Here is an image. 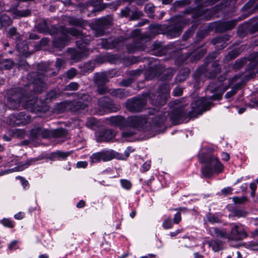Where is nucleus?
Listing matches in <instances>:
<instances>
[{
    "mask_svg": "<svg viewBox=\"0 0 258 258\" xmlns=\"http://www.w3.org/2000/svg\"><path fill=\"white\" fill-rule=\"evenodd\" d=\"M57 73L53 71L49 64L40 63L38 65V71L29 73L27 79L29 83L26 88L23 89L20 87L12 88L9 91L7 97L8 105L12 109H16L22 103L23 107L31 112L37 113L45 112L48 109L47 106L42 104L41 106L36 107L35 98L32 95L31 90L34 93H40L45 88L44 80L48 76H55Z\"/></svg>",
    "mask_w": 258,
    "mask_h": 258,
    "instance_id": "f257e3e1",
    "label": "nucleus"
},
{
    "mask_svg": "<svg viewBox=\"0 0 258 258\" xmlns=\"http://www.w3.org/2000/svg\"><path fill=\"white\" fill-rule=\"evenodd\" d=\"M212 103L204 97L193 101L191 104V111H187L184 106L175 108L170 113L162 114L159 112L157 116L152 119L154 125L161 127L167 119V116L170 115L172 123L174 124L181 123L186 119L194 118L201 115L203 112L210 109Z\"/></svg>",
    "mask_w": 258,
    "mask_h": 258,
    "instance_id": "f03ea898",
    "label": "nucleus"
},
{
    "mask_svg": "<svg viewBox=\"0 0 258 258\" xmlns=\"http://www.w3.org/2000/svg\"><path fill=\"white\" fill-rule=\"evenodd\" d=\"M149 33H141L140 29L134 30L131 36L134 37L133 43L127 44L126 49L129 53H134L146 48L145 42L150 40L154 35L159 34L163 30L162 25L152 24L149 27Z\"/></svg>",
    "mask_w": 258,
    "mask_h": 258,
    "instance_id": "7ed1b4c3",
    "label": "nucleus"
},
{
    "mask_svg": "<svg viewBox=\"0 0 258 258\" xmlns=\"http://www.w3.org/2000/svg\"><path fill=\"white\" fill-rule=\"evenodd\" d=\"M52 34L56 33L61 35L58 38L53 40V46L55 48H61L68 45L71 40V37L68 34H70L73 36L80 38V40L76 41L77 47L84 46L83 44H87L91 41L92 37L90 35L86 36L81 31L74 28H66L62 27L59 29H54Z\"/></svg>",
    "mask_w": 258,
    "mask_h": 258,
    "instance_id": "20e7f679",
    "label": "nucleus"
},
{
    "mask_svg": "<svg viewBox=\"0 0 258 258\" xmlns=\"http://www.w3.org/2000/svg\"><path fill=\"white\" fill-rule=\"evenodd\" d=\"M73 95L75 98L73 100L64 101L58 104L57 107L60 112L69 109L79 113L88 110L89 104L92 101L91 96L87 93L79 92L74 93Z\"/></svg>",
    "mask_w": 258,
    "mask_h": 258,
    "instance_id": "39448f33",
    "label": "nucleus"
},
{
    "mask_svg": "<svg viewBox=\"0 0 258 258\" xmlns=\"http://www.w3.org/2000/svg\"><path fill=\"white\" fill-rule=\"evenodd\" d=\"M199 160L205 165L201 168L202 177H211L214 173H220L223 172V165L218 158L209 153H201L199 154Z\"/></svg>",
    "mask_w": 258,
    "mask_h": 258,
    "instance_id": "423d86ee",
    "label": "nucleus"
},
{
    "mask_svg": "<svg viewBox=\"0 0 258 258\" xmlns=\"http://www.w3.org/2000/svg\"><path fill=\"white\" fill-rule=\"evenodd\" d=\"M111 123L120 128L131 127L137 130L144 126L147 122L146 117L142 115H135L128 117L126 119L121 116L113 117L110 119Z\"/></svg>",
    "mask_w": 258,
    "mask_h": 258,
    "instance_id": "0eeeda50",
    "label": "nucleus"
},
{
    "mask_svg": "<svg viewBox=\"0 0 258 258\" xmlns=\"http://www.w3.org/2000/svg\"><path fill=\"white\" fill-rule=\"evenodd\" d=\"M162 76L160 79L163 80H169L175 73L173 69L169 68L165 69L164 66L156 62L153 66H151L145 73V79L150 80L154 78H159L161 74Z\"/></svg>",
    "mask_w": 258,
    "mask_h": 258,
    "instance_id": "6e6552de",
    "label": "nucleus"
},
{
    "mask_svg": "<svg viewBox=\"0 0 258 258\" xmlns=\"http://www.w3.org/2000/svg\"><path fill=\"white\" fill-rule=\"evenodd\" d=\"M120 108V105L115 104L110 97L103 96L97 100V107L95 109V113L99 115H103L107 112H115Z\"/></svg>",
    "mask_w": 258,
    "mask_h": 258,
    "instance_id": "1a4fd4ad",
    "label": "nucleus"
},
{
    "mask_svg": "<svg viewBox=\"0 0 258 258\" xmlns=\"http://www.w3.org/2000/svg\"><path fill=\"white\" fill-rule=\"evenodd\" d=\"M158 95L149 94V100L151 104L154 106H163L166 103V99L169 94V86L163 84L160 86Z\"/></svg>",
    "mask_w": 258,
    "mask_h": 258,
    "instance_id": "9d476101",
    "label": "nucleus"
},
{
    "mask_svg": "<svg viewBox=\"0 0 258 258\" xmlns=\"http://www.w3.org/2000/svg\"><path fill=\"white\" fill-rule=\"evenodd\" d=\"M230 226V232L227 233L228 241L238 242L248 237L246 231L241 224L232 223Z\"/></svg>",
    "mask_w": 258,
    "mask_h": 258,
    "instance_id": "9b49d317",
    "label": "nucleus"
},
{
    "mask_svg": "<svg viewBox=\"0 0 258 258\" xmlns=\"http://www.w3.org/2000/svg\"><path fill=\"white\" fill-rule=\"evenodd\" d=\"M212 69L208 71L207 66L205 64L198 68L194 74L195 77L197 78L201 77L203 75L210 79L215 78L218 74L221 72V68L219 64L217 62H213L211 65Z\"/></svg>",
    "mask_w": 258,
    "mask_h": 258,
    "instance_id": "f8f14e48",
    "label": "nucleus"
},
{
    "mask_svg": "<svg viewBox=\"0 0 258 258\" xmlns=\"http://www.w3.org/2000/svg\"><path fill=\"white\" fill-rule=\"evenodd\" d=\"M110 24L109 19L102 17L96 20L90 25V26L93 31L94 35L96 37H99L105 34V29L110 25Z\"/></svg>",
    "mask_w": 258,
    "mask_h": 258,
    "instance_id": "ddd939ff",
    "label": "nucleus"
},
{
    "mask_svg": "<svg viewBox=\"0 0 258 258\" xmlns=\"http://www.w3.org/2000/svg\"><path fill=\"white\" fill-rule=\"evenodd\" d=\"M78 48V49L69 48L67 50V52L70 55L71 59L75 62H78L82 59L87 57L90 52L89 49L85 46H80Z\"/></svg>",
    "mask_w": 258,
    "mask_h": 258,
    "instance_id": "4468645a",
    "label": "nucleus"
},
{
    "mask_svg": "<svg viewBox=\"0 0 258 258\" xmlns=\"http://www.w3.org/2000/svg\"><path fill=\"white\" fill-rule=\"evenodd\" d=\"M147 100L144 98H134L126 102V107L131 112H139L145 106Z\"/></svg>",
    "mask_w": 258,
    "mask_h": 258,
    "instance_id": "2eb2a0df",
    "label": "nucleus"
},
{
    "mask_svg": "<svg viewBox=\"0 0 258 258\" xmlns=\"http://www.w3.org/2000/svg\"><path fill=\"white\" fill-rule=\"evenodd\" d=\"M183 20L181 17H177L174 19L175 24L169 26L165 32L166 35L169 38L176 37L180 35V32L183 28L182 24L179 22Z\"/></svg>",
    "mask_w": 258,
    "mask_h": 258,
    "instance_id": "dca6fc26",
    "label": "nucleus"
},
{
    "mask_svg": "<svg viewBox=\"0 0 258 258\" xmlns=\"http://www.w3.org/2000/svg\"><path fill=\"white\" fill-rule=\"evenodd\" d=\"M258 51L253 52L248 56L249 64L246 71L249 72L250 77H252L255 74L258 73Z\"/></svg>",
    "mask_w": 258,
    "mask_h": 258,
    "instance_id": "f3484780",
    "label": "nucleus"
},
{
    "mask_svg": "<svg viewBox=\"0 0 258 258\" xmlns=\"http://www.w3.org/2000/svg\"><path fill=\"white\" fill-rule=\"evenodd\" d=\"M49 130L42 127L37 126L32 128L30 133V138L36 140L41 137L44 139L49 138Z\"/></svg>",
    "mask_w": 258,
    "mask_h": 258,
    "instance_id": "a211bd4d",
    "label": "nucleus"
},
{
    "mask_svg": "<svg viewBox=\"0 0 258 258\" xmlns=\"http://www.w3.org/2000/svg\"><path fill=\"white\" fill-rule=\"evenodd\" d=\"M32 95H34L35 98V105L36 107H37L38 106H41L42 104H45L47 106L48 109H49L47 103L55 100L59 96L60 93L59 91L57 92L55 90H51L46 94V97L43 101H41V100H38L35 94H32ZM48 110V109H47L46 111H47Z\"/></svg>",
    "mask_w": 258,
    "mask_h": 258,
    "instance_id": "6ab92c4d",
    "label": "nucleus"
},
{
    "mask_svg": "<svg viewBox=\"0 0 258 258\" xmlns=\"http://www.w3.org/2000/svg\"><path fill=\"white\" fill-rule=\"evenodd\" d=\"M123 40V38L122 36L115 38H103L101 39V46L105 49H113L118 46L119 43L122 42Z\"/></svg>",
    "mask_w": 258,
    "mask_h": 258,
    "instance_id": "aec40b11",
    "label": "nucleus"
},
{
    "mask_svg": "<svg viewBox=\"0 0 258 258\" xmlns=\"http://www.w3.org/2000/svg\"><path fill=\"white\" fill-rule=\"evenodd\" d=\"M62 26H60L59 27H53L50 29H49L47 22L46 20H43L40 23H39L36 26V29L38 31H39L40 33H49L50 35L55 36V38L54 39V40L57 38H58L59 36H61V35L59 34H57L56 33H54V34H52L51 32L53 31V29H59Z\"/></svg>",
    "mask_w": 258,
    "mask_h": 258,
    "instance_id": "412c9836",
    "label": "nucleus"
},
{
    "mask_svg": "<svg viewBox=\"0 0 258 258\" xmlns=\"http://www.w3.org/2000/svg\"><path fill=\"white\" fill-rule=\"evenodd\" d=\"M109 94L112 97L119 99H125L132 95L130 91L122 88L110 89Z\"/></svg>",
    "mask_w": 258,
    "mask_h": 258,
    "instance_id": "4be33fe9",
    "label": "nucleus"
},
{
    "mask_svg": "<svg viewBox=\"0 0 258 258\" xmlns=\"http://www.w3.org/2000/svg\"><path fill=\"white\" fill-rule=\"evenodd\" d=\"M13 18L15 19H19L22 17H25L31 15V11L29 9H25L23 10H19L18 6L12 7L8 11Z\"/></svg>",
    "mask_w": 258,
    "mask_h": 258,
    "instance_id": "5701e85b",
    "label": "nucleus"
},
{
    "mask_svg": "<svg viewBox=\"0 0 258 258\" xmlns=\"http://www.w3.org/2000/svg\"><path fill=\"white\" fill-rule=\"evenodd\" d=\"M204 5L200 4L194 8H189L185 10V14H191L195 18L203 16L208 10L204 9Z\"/></svg>",
    "mask_w": 258,
    "mask_h": 258,
    "instance_id": "b1692460",
    "label": "nucleus"
},
{
    "mask_svg": "<svg viewBox=\"0 0 258 258\" xmlns=\"http://www.w3.org/2000/svg\"><path fill=\"white\" fill-rule=\"evenodd\" d=\"M236 21L231 20L219 22L217 24V30L219 31H225L233 29L236 25Z\"/></svg>",
    "mask_w": 258,
    "mask_h": 258,
    "instance_id": "393cba45",
    "label": "nucleus"
},
{
    "mask_svg": "<svg viewBox=\"0 0 258 258\" xmlns=\"http://www.w3.org/2000/svg\"><path fill=\"white\" fill-rule=\"evenodd\" d=\"M208 232L213 237L225 238L227 239V233L223 229L211 227L209 229Z\"/></svg>",
    "mask_w": 258,
    "mask_h": 258,
    "instance_id": "a878e982",
    "label": "nucleus"
},
{
    "mask_svg": "<svg viewBox=\"0 0 258 258\" xmlns=\"http://www.w3.org/2000/svg\"><path fill=\"white\" fill-rule=\"evenodd\" d=\"M66 21L69 25L83 28L87 25V22L82 18L74 17H67Z\"/></svg>",
    "mask_w": 258,
    "mask_h": 258,
    "instance_id": "bb28decb",
    "label": "nucleus"
},
{
    "mask_svg": "<svg viewBox=\"0 0 258 258\" xmlns=\"http://www.w3.org/2000/svg\"><path fill=\"white\" fill-rule=\"evenodd\" d=\"M16 42L17 49L20 54L26 57L29 56L30 53L28 51V45L27 42L24 40L22 41H17Z\"/></svg>",
    "mask_w": 258,
    "mask_h": 258,
    "instance_id": "cd10ccee",
    "label": "nucleus"
},
{
    "mask_svg": "<svg viewBox=\"0 0 258 258\" xmlns=\"http://www.w3.org/2000/svg\"><path fill=\"white\" fill-rule=\"evenodd\" d=\"M172 45L175 48L176 50L175 51L177 52V54H180L179 58H177V59H179L181 60V62H183L186 58L194 53L190 52L187 53V55L185 56L183 54H181V52L180 50L184 49V46L180 41L175 42Z\"/></svg>",
    "mask_w": 258,
    "mask_h": 258,
    "instance_id": "c85d7f7f",
    "label": "nucleus"
},
{
    "mask_svg": "<svg viewBox=\"0 0 258 258\" xmlns=\"http://www.w3.org/2000/svg\"><path fill=\"white\" fill-rule=\"evenodd\" d=\"M115 136L113 131L111 130H104L98 137L97 142H108Z\"/></svg>",
    "mask_w": 258,
    "mask_h": 258,
    "instance_id": "c756f323",
    "label": "nucleus"
},
{
    "mask_svg": "<svg viewBox=\"0 0 258 258\" xmlns=\"http://www.w3.org/2000/svg\"><path fill=\"white\" fill-rule=\"evenodd\" d=\"M18 118V126L25 125L31 122V117L25 113L24 112H21L19 113H17Z\"/></svg>",
    "mask_w": 258,
    "mask_h": 258,
    "instance_id": "7c9ffc66",
    "label": "nucleus"
},
{
    "mask_svg": "<svg viewBox=\"0 0 258 258\" xmlns=\"http://www.w3.org/2000/svg\"><path fill=\"white\" fill-rule=\"evenodd\" d=\"M242 52V50L240 48H236L229 51V53L225 56L223 61L225 62L229 61L230 60L235 58Z\"/></svg>",
    "mask_w": 258,
    "mask_h": 258,
    "instance_id": "2f4dec72",
    "label": "nucleus"
},
{
    "mask_svg": "<svg viewBox=\"0 0 258 258\" xmlns=\"http://www.w3.org/2000/svg\"><path fill=\"white\" fill-rule=\"evenodd\" d=\"M95 67V64L93 61H89L83 65L80 66L81 73L83 75L92 72Z\"/></svg>",
    "mask_w": 258,
    "mask_h": 258,
    "instance_id": "473e14b6",
    "label": "nucleus"
},
{
    "mask_svg": "<svg viewBox=\"0 0 258 258\" xmlns=\"http://www.w3.org/2000/svg\"><path fill=\"white\" fill-rule=\"evenodd\" d=\"M109 81L106 75L104 73H96L94 77L95 85L105 84Z\"/></svg>",
    "mask_w": 258,
    "mask_h": 258,
    "instance_id": "72a5a7b5",
    "label": "nucleus"
},
{
    "mask_svg": "<svg viewBox=\"0 0 258 258\" xmlns=\"http://www.w3.org/2000/svg\"><path fill=\"white\" fill-rule=\"evenodd\" d=\"M212 43L215 45V47L218 50H220L226 47L228 43L224 42V39L221 36L216 37L212 39Z\"/></svg>",
    "mask_w": 258,
    "mask_h": 258,
    "instance_id": "f704fd0d",
    "label": "nucleus"
},
{
    "mask_svg": "<svg viewBox=\"0 0 258 258\" xmlns=\"http://www.w3.org/2000/svg\"><path fill=\"white\" fill-rule=\"evenodd\" d=\"M209 247H211L215 252L219 251L223 248V243L219 240H211L208 242Z\"/></svg>",
    "mask_w": 258,
    "mask_h": 258,
    "instance_id": "c9c22d12",
    "label": "nucleus"
},
{
    "mask_svg": "<svg viewBox=\"0 0 258 258\" xmlns=\"http://www.w3.org/2000/svg\"><path fill=\"white\" fill-rule=\"evenodd\" d=\"M190 74V71L188 69H185L180 71L175 79L176 83H181L185 81Z\"/></svg>",
    "mask_w": 258,
    "mask_h": 258,
    "instance_id": "e433bc0d",
    "label": "nucleus"
},
{
    "mask_svg": "<svg viewBox=\"0 0 258 258\" xmlns=\"http://www.w3.org/2000/svg\"><path fill=\"white\" fill-rule=\"evenodd\" d=\"M49 138L51 137L61 138L66 136L67 132L65 129L60 128L52 131L49 130Z\"/></svg>",
    "mask_w": 258,
    "mask_h": 258,
    "instance_id": "4c0bfd02",
    "label": "nucleus"
},
{
    "mask_svg": "<svg viewBox=\"0 0 258 258\" xmlns=\"http://www.w3.org/2000/svg\"><path fill=\"white\" fill-rule=\"evenodd\" d=\"M100 152L102 161L104 162L110 161L115 157V154L112 150H103Z\"/></svg>",
    "mask_w": 258,
    "mask_h": 258,
    "instance_id": "58836bf2",
    "label": "nucleus"
},
{
    "mask_svg": "<svg viewBox=\"0 0 258 258\" xmlns=\"http://www.w3.org/2000/svg\"><path fill=\"white\" fill-rule=\"evenodd\" d=\"M127 128L121 133L122 137L129 141L130 138L137 134V130L131 127H126Z\"/></svg>",
    "mask_w": 258,
    "mask_h": 258,
    "instance_id": "ea45409f",
    "label": "nucleus"
},
{
    "mask_svg": "<svg viewBox=\"0 0 258 258\" xmlns=\"http://www.w3.org/2000/svg\"><path fill=\"white\" fill-rule=\"evenodd\" d=\"M8 37H11L16 40L20 41L22 38V36L17 32L15 27L11 28L8 31Z\"/></svg>",
    "mask_w": 258,
    "mask_h": 258,
    "instance_id": "a19ab883",
    "label": "nucleus"
},
{
    "mask_svg": "<svg viewBox=\"0 0 258 258\" xmlns=\"http://www.w3.org/2000/svg\"><path fill=\"white\" fill-rule=\"evenodd\" d=\"M17 120L18 118L17 113H13L8 116V117L6 118V122L9 125L13 126H18V123L19 122H18Z\"/></svg>",
    "mask_w": 258,
    "mask_h": 258,
    "instance_id": "79ce46f5",
    "label": "nucleus"
},
{
    "mask_svg": "<svg viewBox=\"0 0 258 258\" xmlns=\"http://www.w3.org/2000/svg\"><path fill=\"white\" fill-rule=\"evenodd\" d=\"M207 221L212 223H221V217L216 214L208 213L206 215Z\"/></svg>",
    "mask_w": 258,
    "mask_h": 258,
    "instance_id": "37998d69",
    "label": "nucleus"
},
{
    "mask_svg": "<svg viewBox=\"0 0 258 258\" xmlns=\"http://www.w3.org/2000/svg\"><path fill=\"white\" fill-rule=\"evenodd\" d=\"M39 159L37 158L28 159L25 163L20 164L18 166L19 170H23L28 168L29 166L34 164Z\"/></svg>",
    "mask_w": 258,
    "mask_h": 258,
    "instance_id": "c03bdc74",
    "label": "nucleus"
},
{
    "mask_svg": "<svg viewBox=\"0 0 258 258\" xmlns=\"http://www.w3.org/2000/svg\"><path fill=\"white\" fill-rule=\"evenodd\" d=\"M90 3L93 7H98V12L103 11L106 7V4L103 3V0H90Z\"/></svg>",
    "mask_w": 258,
    "mask_h": 258,
    "instance_id": "a18cd8bd",
    "label": "nucleus"
},
{
    "mask_svg": "<svg viewBox=\"0 0 258 258\" xmlns=\"http://www.w3.org/2000/svg\"><path fill=\"white\" fill-rule=\"evenodd\" d=\"M13 66V62L10 59H4L0 61L1 70H10Z\"/></svg>",
    "mask_w": 258,
    "mask_h": 258,
    "instance_id": "49530a36",
    "label": "nucleus"
},
{
    "mask_svg": "<svg viewBox=\"0 0 258 258\" xmlns=\"http://www.w3.org/2000/svg\"><path fill=\"white\" fill-rule=\"evenodd\" d=\"M248 60V57H243L237 59L235 61V63L233 66V69L235 71L241 69L244 64Z\"/></svg>",
    "mask_w": 258,
    "mask_h": 258,
    "instance_id": "de8ad7c7",
    "label": "nucleus"
},
{
    "mask_svg": "<svg viewBox=\"0 0 258 258\" xmlns=\"http://www.w3.org/2000/svg\"><path fill=\"white\" fill-rule=\"evenodd\" d=\"M145 12L148 14V16L151 18H153L155 13V6L150 3L147 4L144 7Z\"/></svg>",
    "mask_w": 258,
    "mask_h": 258,
    "instance_id": "09e8293b",
    "label": "nucleus"
},
{
    "mask_svg": "<svg viewBox=\"0 0 258 258\" xmlns=\"http://www.w3.org/2000/svg\"><path fill=\"white\" fill-rule=\"evenodd\" d=\"M143 16L144 14L143 12L139 10L137 7H135V10L132 12V14L130 16V20L131 21L136 20Z\"/></svg>",
    "mask_w": 258,
    "mask_h": 258,
    "instance_id": "8fccbe9b",
    "label": "nucleus"
},
{
    "mask_svg": "<svg viewBox=\"0 0 258 258\" xmlns=\"http://www.w3.org/2000/svg\"><path fill=\"white\" fill-rule=\"evenodd\" d=\"M96 85L97 86L96 92L98 94L103 95L107 93L109 94V90L110 89H108L105 84H98Z\"/></svg>",
    "mask_w": 258,
    "mask_h": 258,
    "instance_id": "3c124183",
    "label": "nucleus"
},
{
    "mask_svg": "<svg viewBox=\"0 0 258 258\" xmlns=\"http://www.w3.org/2000/svg\"><path fill=\"white\" fill-rule=\"evenodd\" d=\"M0 20L2 24V27H7L11 25L12 23V21L10 17L6 14L2 15L0 16Z\"/></svg>",
    "mask_w": 258,
    "mask_h": 258,
    "instance_id": "603ef678",
    "label": "nucleus"
},
{
    "mask_svg": "<svg viewBox=\"0 0 258 258\" xmlns=\"http://www.w3.org/2000/svg\"><path fill=\"white\" fill-rule=\"evenodd\" d=\"M102 161L100 152H97L93 154L90 157V161L91 164L100 162Z\"/></svg>",
    "mask_w": 258,
    "mask_h": 258,
    "instance_id": "864d4df0",
    "label": "nucleus"
},
{
    "mask_svg": "<svg viewBox=\"0 0 258 258\" xmlns=\"http://www.w3.org/2000/svg\"><path fill=\"white\" fill-rule=\"evenodd\" d=\"M72 151L71 152H61V151H56L53 153L54 157H58L60 158H61L62 159H66L69 156H70L71 153Z\"/></svg>",
    "mask_w": 258,
    "mask_h": 258,
    "instance_id": "5fc2aeb1",
    "label": "nucleus"
},
{
    "mask_svg": "<svg viewBox=\"0 0 258 258\" xmlns=\"http://www.w3.org/2000/svg\"><path fill=\"white\" fill-rule=\"evenodd\" d=\"M131 12V10L130 7L127 6L120 10L119 16L121 18L130 17Z\"/></svg>",
    "mask_w": 258,
    "mask_h": 258,
    "instance_id": "6e6d98bb",
    "label": "nucleus"
},
{
    "mask_svg": "<svg viewBox=\"0 0 258 258\" xmlns=\"http://www.w3.org/2000/svg\"><path fill=\"white\" fill-rule=\"evenodd\" d=\"M207 52V49L205 48L198 47V54L194 55V60H197L200 59Z\"/></svg>",
    "mask_w": 258,
    "mask_h": 258,
    "instance_id": "4d7b16f0",
    "label": "nucleus"
},
{
    "mask_svg": "<svg viewBox=\"0 0 258 258\" xmlns=\"http://www.w3.org/2000/svg\"><path fill=\"white\" fill-rule=\"evenodd\" d=\"M120 182L122 187L126 190H129L132 187V184L128 180L122 179H120Z\"/></svg>",
    "mask_w": 258,
    "mask_h": 258,
    "instance_id": "13d9d810",
    "label": "nucleus"
},
{
    "mask_svg": "<svg viewBox=\"0 0 258 258\" xmlns=\"http://www.w3.org/2000/svg\"><path fill=\"white\" fill-rule=\"evenodd\" d=\"M79 85L76 82H72L65 87V90L76 91L79 89Z\"/></svg>",
    "mask_w": 258,
    "mask_h": 258,
    "instance_id": "bf43d9fd",
    "label": "nucleus"
},
{
    "mask_svg": "<svg viewBox=\"0 0 258 258\" xmlns=\"http://www.w3.org/2000/svg\"><path fill=\"white\" fill-rule=\"evenodd\" d=\"M173 222L170 218H166L164 220L162 223L163 227L165 229H170L173 227Z\"/></svg>",
    "mask_w": 258,
    "mask_h": 258,
    "instance_id": "052dcab7",
    "label": "nucleus"
},
{
    "mask_svg": "<svg viewBox=\"0 0 258 258\" xmlns=\"http://www.w3.org/2000/svg\"><path fill=\"white\" fill-rule=\"evenodd\" d=\"M135 80L133 78H130L126 79H123L119 83L121 86L128 87L130 86L134 82Z\"/></svg>",
    "mask_w": 258,
    "mask_h": 258,
    "instance_id": "680f3d73",
    "label": "nucleus"
},
{
    "mask_svg": "<svg viewBox=\"0 0 258 258\" xmlns=\"http://www.w3.org/2000/svg\"><path fill=\"white\" fill-rule=\"evenodd\" d=\"M77 71L76 69L74 68H72L67 71L66 75L68 79H72L77 75Z\"/></svg>",
    "mask_w": 258,
    "mask_h": 258,
    "instance_id": "e2e57ef3",
    "label": "nucleus"
},
{
    "mask_svg": "<svg viewBox=\"0 0 258 258\" xmlns=\"http://www.w3.org/2000/svg\"><path fill=\"white\" fill-rule=\"evenodd\" d=\"M49 42V39L47 38H42L39 42V44L35 46L36 49H40L42 47L48 45Z\"/></svg>",
    "mask_w": 258,
    "mask_h": 258,
    "instance_id": "0e129e2a",
    "label": "nucleus"
},
{
    "mask_svg": "<svg viewBox=\"0 0 258 258\" xmlns=\"http://www.w3.org/2000/svg\"><path fill=\"white\" fill-rule=\"evenodd\" d=\"M1 223L5 227L8 228H13L14 226V224L12 221L9 219L4 218L1 220Z\"/></svg>",
    "mask_w": 258,
    "mask_h": 258,
    "instance_id": "69168bd1",
    "label": "nucleus"
},
{
    "mask_svg": "<svg viewBox=\"0 0 258 258\" xmlns=\"http://www.w3.org/2000/svg\"><path fill=\"white\" fill-rule=\"evenodd\" d=\"M96 123L97 120L94 117L88 118L86 122V125L89 128L93 127L94 125L96 124Z\"/></svg>",
    "mask_w": 258,
    "mask_h": 258,
    "instance_id": "338daca9",
    "label": "nucleus"
},
{
    "mask_svg": "<svg viewBox=\"0 0 258 258\" xmlns=\"http://www.w3.org/2000/svg\"><path fill=\"white\" fill-rule=\"evenodd\" d=\"M219 87V84H214L213 83H211L207 88V91L212 93L218 90Z\"/></svg>",
    "mask_w": 258,
    "mask_h": 258,
    "instance_id": "774afa93",
    "label": "nucleus"
}]
</instances>
